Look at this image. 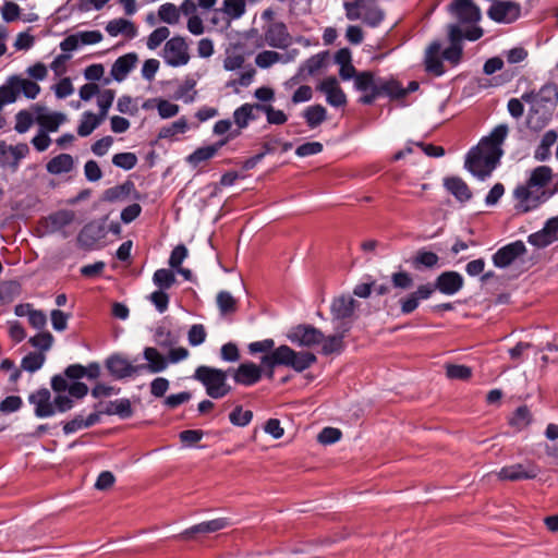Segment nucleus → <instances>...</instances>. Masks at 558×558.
<instances>
[{
  "mask_svg": "<svg viewBox=\"0 0 558 558\" xmlns=\"http://www.w3.org/2000/svg\"><path fill=\"white\" fill-rule=\"evenodd\" d=\"M522 100L555 111L558 104V88L554 83L545 84L537 93L531 92L523 94Z\"/></svg>",
  "mask_w": 558,
  "mask_h": 558,
  "instance_id": "ddd939ff",
  "label": "nucleus"
},
{
  "mask_svg": "<svg viewBox=\"0 0 558 558\" xmlns=\"http://www.w3.org/2000/svg\"><path fill=\"white\" fill-rule=\"evenodd\" d=\"M510 425L517 429H523L531 423V413L526 407H520L515 410L509 421Z\"/></svg>",
  "mask_w": 558,
  "mask_h": 558,
  "instance_id": "13d9d810",
  "label": "nucleus"
},
{
  "mask_svg": "<svg viewBox=\"0 0 558 558\" xmlns=\"http://www.w3.org/2000/svg\"><path fill=\"white\" fill-rule=\"evenodd\" d=\"M262 378V367L252 363H242L233 374L236 384L252 386Z\"/></svg>",
  "mask_w": 558,
  "mask_h": 558,
  "instance_id": "393cba45",
  "label": "nucleus"
},
{
  "mask_svg": "<svg viewBox=\"0 0 558 558\" xmlns=\"http://www.w3.org/2000/svg\"><path fill=\"white\" fill-rule=\"evenodd\" d=\"M303 117L307 123V125L312 129L320 125L327 118V111L322 105H314L307 107Z\"/></svg>",
  "mask_w": 558,
  "mask_h": 558,
  "instance_id": "c03bdc74",
  "label": "nucleus"
},
{
  "mask_svg": "<svg viewBox=\"0 0 558 558\" xmlns=\"http://www.w3.org/2000/svg\"><path fill=\"white\" fill-rule=\"evenodd\" d=\"M107 234L104 223L92 221L85 225L77 235V244L84 250H95Z\"/></svg>",
  "mask_w": 558,
  "mask_h": 558,
  "instance_id": "2eb2a0df",
  "label": "nucleus"
},
{
  "mask_svg": "<svg viewBox=\"0 0 558 558\" xmlns=\"http://www.w3.org/2000/svg\"><path fill=\"white\" fill-rule=\"evenodd\" d=\"M175 274L167 268L157 269L153 276V282L159 290H168L175 283Z\"/></svg>",
  "mask_w": 558,
  "mask_h": 558,
  "instance_id": "49530a36",
  "label": "nucleus"
},
{
  "mask_svg": "<svg viewBox=\"0 0 558 558\" xmlns=\"http://www.w3.org/2000/svg\"><path fill=\"white\" fill-rule=\"evenodd\" d=\"M520 13V5L512 1H497L488 10L489 17L499 23H512Z\"/></svg>",
  "mask_w": 558,
  "mask_h": 558,
  "instance_id": "dca6fc26",
  "label": "nucleus"
},
{
  "mask_svg": "<svg viewBox=\"0 0 558 558\" xmlns=\"http://www.w3.org/2000/svg\"><path fill=\"white\" fill-rule=\"evenodd\" d=\"M137 56L135 53H126L119 57L111 66L110 74L117 82H122L126 78L128 74L135 66Z\"/></svg>",
  "mask_w": 558,
  "mask_h": 558,
  "instance_id": "cd10ccee",
  "label": "nucleus"
},
{
  "mask_svg": "<svg viewBox=\"0 0 558 558\" xmlns=\"http://www.w3.org/2000/svg\"><path fill=\"white\" fill-rule=\"evenodd\" d=\"M527 104L530 105L527 126L533 131H539L551 120L554 111L533 102Z\"/></svg>",
  "mask_w": 558,
  "mask_h": 558,
  "instance_id": "a878e982",
  "label": "nucleus"
},
{
  "mask_svg": "<svg viewBox=\"0 0 558 558\" xmlns=\"http://www.w3.org/2000/svg\"><path fill=\"white\" fill-rule=\"evenodd\" d=\"M463 277L452 270L440 274L435 281V288L446 295L458 293L463 288Z\"/></svg>",
  "mask_w": 558,
  "mask_h": 558,
  "instance_id": "4be33fe9",
  "label": "nucleus"
},
{
  "mask_svg": "<svg viewBox=\"0 0 558 558\" xmlns=\"http://www.w3.org/2000/svg\"><path fill=\"white\" fill-rule=\"evenodd\" d=\"M360 20L371 27H376L384 20V12L377 5L364 0L362 17Z\"/></svg>",
  "mask_w": 558,
  "mask_h": 558,
  "instance_id": "a19ab883",
  "label": "nucleus"
},
{
  "mask_svg": "<svg viewBox=\"0 0 558 558\" xmlns=\"http://www.w3.org/2000/svg\"><path fill=\"white\" fill-rule=\"evenodd\" d=\"M438 260L439 257L437 254L429 251L421 250L417 252L413 260V264L416 268H418L420 266L432 268L437 265Z\"/></svg>",
  "mask_w": 558,
  "mask_h": 558,
  "instance_id": "e2e57ef3",
  "label": "nucleus"
},
{
  "mask_svg": "<svg viewBox=\"0 0 558 558\" xmlns=\"http://www.w3.org/2000/svg\"><path fill=\"white\" fill-rule=\"evenodd\" d=\"M106 32L112 36L123 35L124 37L132 39L137 36V27L135 24L126 19H114L107 23Z\"/></svg>",
  "mask_w": 558,
  "mask_h": 558,
  "instance_id": "c756f323",
  "label": "nucleus"
},
{
  "mask_svg": "<svg viewBox=\"0 0 558 558\" xmlns=\"http://www.w3.org/2000/svg\"><path fill=\"white\" fill-rule=\"evenodd\" d=\"M53 342L54 338L49 331L45 330L37 332V371L46 361L44 352L50 350Z\"/></svg>",
  "mask_w": 558,
  "mask_h": 558,
  "instance_id": "79ce46f5",
  "label": "nucleus"
},
{
  "mask_svg": "<svg viewBox=\"0 0 558 558\" xmlns=\"http://www.w3.org/2000/svg\"><path fill=\"white\" fill-rule=\"evenodd\" d=\"M193 378L204 386L207 396L213 399H221L232 390L228 384V372L220 368L201 365L195 369Z\"/></svg>",
  "mask_w": 558,
  "mask_h": 558,
  "instance_id": "20e7f679",
  "label": "nucleus"
},
{
  "mask_svg": "<svg viewBox=\"0 0 558 558\" xmlns=\"http://www.w3.org/2000/svg\"><path fill=\"white\" fill-rule=\"evenodd\" d=\"M51 324L56 331L62 332L68 328L69 314L60 310H52L50 313Z\"/></svg>",
  "mask_w": 558,
  "mask_h": 558,
  "instance_id": "774afa93",
  "label": "nucleus"
},
{
  "mask_svg": "<svg viewBox=\"0 0 558 558\" xmlns=\"http://www.w3.org/2000/svg\"><path fill=\"white\" fill-rule=\"evenodd\" d=\"M253 418V412L250 410H243L241 405L234 408L229 414L231 424L240 427H244L251 423Z\"/></svg>",
  "mask_w": 558,
  "mask_h": 558,
  "instance_id": "6e6d98bb",
  "label": "nucleus"
},
{
  "mask_svg": "<svg viewBox=\"0 0 558 558\" xmlns=\"http://www.w3.org/2000/svg\"><path fill=\"white\" fill-rule=\"evenodd\" d=\"M283 366L291 367L298 373L310 368L316 363L317 357L314 353L307 351H294L290 347L283 344Z\"/></svg>",
  "mask_w": 558,
  "mask_h": 558,
  "instance_id": "4468645a",
  "label": "nucleus"
},
{
  "mask_svg": "<svg viewBox=\"0 0 558 558\" xmlns=\"http://www.w3.org/2000/svg\"><path fill=\"white\" fill-rule=\"evenodd\" d=\"M154 341L160 348L169 349L178 342V338L168 328L160 326L155 330Z\"/></svg>",
  "mask_w": 558,
  "mask_h": 558,
  "instance_id": "3c124183",
  "label": "nucleus"
},
{
  "mask_svg": "<svg viewBox=\"0 0 558 558\" xmlns=\"http://www.w3.org/2000/svg\"><path fill=\"white\" fill-rule=\"evenodd\" d=\"M452 14L462 23H473L480 20V9L472 0H454L450 4Z\"/></svg>",
  "mask_w": 558,
  "mask_h": 558,
  "instance_id": "5701e85b",
  "label": "nucleus"
},
{
  "mask_svg": "<svg viewBox=\"0 0 558 558\" xmlns=\"http://www.w3.org/2000/svg\"><path fill=\"white\" fill-rule=\"evenodd\" d=\"M288 339L299 347L313 348L320 344L324 333L312 325H299L289 331Z\"/></svg>",
  "mask_w": 558,
  "mask_h": 558,
  "instance_id": "9d476101",
  "label": "nucleus"
},
{
  "mask_svg": "<svg viewBox=\"0 0 558 558\" xmlns=\"http://www.w3.org/2000/svg\"><path fill=\"white\" fill-rule=\"evenodd\" d=\"M260 104H244L233 112L234 123L239 130L245 129L251 121L257 119L256 112L260 111Z\"/></svg>",
  "mask_w": 558,
  "mask_h": 558,
  "instance_id": "7c9ffc66",
  "label": "nucleus"
},
{
  "mask_svg": "<svg viewBox=\"0 0 558 558\" xmlns=\"http://www.w3.org/2000/svg\"><path fill=\"white\" fill-rule=\"evenodd\" d=\"M230 525L231 521L228 518H217L186 529L183 533L180 534V537L187 539L197 533H214L227 529Z\"/></svg>",
  "mask_w": 558,
  "mask_h": 558,
  "instance_id": "b1692460",
  "label": "nucleus"
},
{
  "mask_svg": "<svg viewBox=\"0 0 558 558\" xmlns=\"http://www.w3.org/2000/svg\"><path fill=\"white\" fill-rule=\"evenodd\" d=\"M74 160L69 154H60L47 163V170L51 174L70 172L73 169Z\"/></svg>",
  "mask_w": 558,
  "mask_h": 558,
  "instance_id": "58836bf2",
  "label": "nucleus"
},
{
  "mask_svg": "<svg viewBox=\"0 0 558 558\" xmlns=\"http://www.w3.org/2000/svg\"><path fill=\"white\" fill-rule=\"evenodd\" d=\"M283 345L272 350L270 353L262 356V364L267 368H274L277 365H283Z\"/></svg>",
  "mask_w": 558,
  "mask_h": 558,
  "instance_id": "338daca9",
  "label": "nucleus"
},
{
  "mask_svg": "<svg viewBox=\"0 0 558 558\" xmlns=\"http://www.w3.org/2000/svg\"><path fill=\"white\" fill-rule=\"evenodd\" d=\"M206 336L205 327L202 324H195L189 330L187 340L192 347H197L205 342Z\"/></svg>",
  "mask_w": 558,
  "mask_h": 558,
  "instance_id": "69168bd1",
  "label": "nucleus"
},
{
  "mask_svg": "<svg viewBox=\"0 0 558 558\" xmlns=\"http://www.w3.org/2000/svg\"><path fill=\"white\" fill-rule=\"evenodd\" d=\"M66 121V116L62 112L45 113L37 107V124L49 132H56L59 126Z\"/></svg>",
  "mask_w": 558,
  "mask_h": 558,
  "instance_id": "f704fd0d",
  "label": "nucleus"
},
{
  "mask_svg": "<svg viewBox=\"0 0 558 558\" xmlns=\"http://www.w3.org/2000/svg\"><path fill=\"white\" fill-rule=\"evenodd\" d=\"M165 62L171 66L185 65L190 60L187 44L180 36L169 39L162 51Z\"/></svg>",
  "mask_w": 558,
  "mask_h": 558,
  "instance_id": "1a4fd4ad",
  "label": "nucleus"
},
{
  "mask_svg": "<svg viewBox=\"0 0 558 558\" xmlns=\"http://www.w3.org/2000/svg\"><path fill=\"white\" fill-rule=\"evenodd\" d=\"M355 90L362 93L359 102L372 105L380 97L386 96L390 99H400L405 96V90L395 78H384L371 71H362L354 82Z\"/></svg>",
  "mask_w": 558,
  "mask_h": 558,
  "instance_id": "f03ea898",
  "label": "nucleus"
},
{
  "mask_svg": "<svg viewBox=\"0 0 558 558\" xmlns=\"http://www.w3.org/2000/svg\"><path fill=\"white\" fill-rule=\"evenodd\" d=\"M104 118L90 111H85L77 126V134L82 137L90 135L102 122Z\"/></svg>",
  "mask_w": 558,
  "mask_h": 558,
  "instance_id": "4c0bfd02",
  "label": "nucleus"
},
{
  "mask_svg": "<svg viewBox=\"0 0 558 558\" xmlns=\"http://www.w3.org/2000/svg\"><path fill=\"white\" fill-rule=\"evenodd\" d=\"M220 11L227 15L228 22L240 19L245 13L244 0H223Z\"/></svg>",
  "mask_w": 558,
  "mask_h": 558,
  "instance_id": "a18cd8bd",
  "label": "nucleus"
},
{
  "mask_svg": "<svg viewBox=\"0 0 558 558\" xmlns=\"http://www.w3.org/2000/svg\"><path fill=\"white\" fill-rule=\"evenodd\" d=\"M445 186L461 203L468 202L472 197L468 184L458 177L447 178Z\"/></svg>",
  "mask_w": 558,
  "mask_h": 558,
  "instance_id": "e433bc0d",
  "label": "nucleus"
},
{
  "mask_svg": "<svg viewBox=\"0 0 558 558\" xmlns=\"http://www.w3.org/2000/svg\"><path fill=\"white\" fill-rule=\"evenodd\" d=\"M156 108L161 119L173 118L180 111V107L177 104H173L162 98L156 99Z\"/></svg>",
  "mask_w": 558,
  "mask_h": 558,
  "instance_id": "4d7b16f0",
  "label": "nucleus"
},
{
  "mask_svg": "<svg viewBox=\"0 0 558 558\" xmlns=\"http://www.w3.org/2000/svg\"><path fill=\"white\" fill-rule=\"evenodd\" d=\"M264 44L276 49H287L292 44V36L283 22H270L264 27Z\"/></svg>",
  "mask_w": 558,
  "mask_h": 558,
  "instance_id": "0eeeda50",
  "label": "nucleus"
},
{
  "mask_svg": "<svg viewBox=\"0 0 558 558\" xmlns=\"http://www.w3.org/2000/svg\"><path fill=\"white\" fill-rule=\"evenodd\" d=\"M557 140L558 134L555 130L547 131L534 150V159L541 162L548 160L551 156V147L557 142Z\"/></svg>",
  "mask_w": 558,
  "mask_h": 558,
  "instance_id": "72a5a7b5",
  "label": "nucleus"
},
{
  "mask_svg": "<svg viewBox=\"0 0 558 558\" xmlns=\"http://www.w3.org/2000/svg\"><path fill=\"white\" fill-rule=\"evenodd\" d=\"M28 153L29 148L26 144L12 146L4 141H0V166L15 168L19 161L26 157Z\"/></svg>",
  "mask_w": 558,
  "mask_h": 558,
  "instance_id": "6ab92c4d",
  "label": "nucleus"
},
{
  "mask_svg": "<svg viewBox=\"0 0 558 558\" xmlns=\"http://www.w3.org/2000/svg\"><path fill=\"white\" fill-rule=\"evenodd\" d=\"M195 81L186 80L180 84L173 93V99L182 100L184 104H191L196 98Z\"/></svg>",
  "mask_w": 558,
  "mask_h": 558,
  "instance_id": "37998d69",
  "label": "nucleus"
},
{
  "mask_svg": "<svg viewBox=\"0 0 558 558\" xmlns=\"http://www.w3.org/2000/svg\"><path fill=\"white\" fill-rule=\"evenodd\" d=\"M553 179V169L548 166H538L531 171L525 184L519 185L513 191V195L523 211L536 208L545 196V186Z\"/></svg>",
  "mask_w": 558,
  "mask_h": 558,
  "instance_id": "7ed1b4c3",
  "label": "nucleus"
},
{
  "mask_svg": "<svg viewBox=\"0 0 558 558\" xmlns=\"http://www.w3.org/2000/svg\"><path fill=\"white\" fill-rule=\"evenodd\" d=\"M112 163L123 170H131L137 163V157L133 153H119L112 157Z\"/></svg>",
  "mask_w": 558,
  "mask_h": 558,
  "instance_id": "052dcab7",
  "label": "nucleus"
},
{
  "mask_svg": "<svg viewBox=\"0 0 558 558\" xmlns=\"http://www.w3.org/2000/svg\"><path fill=\"white\" fill-rule=\"evenodd\" d=\"M114 96L116 94L112 89H104L99 92V94L97 95V105L99 108L98 116L106 119L108 111L114 100Z\"/></svg>",
  "mask_w": 558,
  "mask_h": 558,
  "instance_id": "5fc2aeb1",
  "label": "nucleus"
},
{
  "mask_svg": "<svg viewBox=\"0 0 558 558\" xmlns=\"http://www.w3.org/2000/svg\"><path fill=\"white\" fill-rule=\"evenodd\" d=\"M525 253V244L518 240L497 250V252L492 256V260L497 268H507Z\"/></svg>",
  "mask_w": 558,
  "mask_h": 558,
  "instance_id": "9b49d317",
  "label": "nucleus"
},
{
  "mask_svg": "<svg viewBox=\"0 0 558 558\" xmlns=\"http://www.w3.org/2000/svg\"><path fill=\"white\" fill-rule=\"evenodd\" d=\"M446 375L450 379L466 380L472 375V369L465 365L449 364L446 366Z\"/></svg>",
  "mask_w": 558,
  "mask_h": 558,
  "instance_id": "0e129e2a",
  "label": "nucleus"
},
{
  "mask_svg": "<svg viewBox=\"0 0 558 558\" xmlns=\"http://www.w3.org/2000/svg\"><path fill=\"white\" fill-rule=\"evenodd\" d=\"M170 35V31L166 26H160L156 28L148 37H147V48L150 50L157 49Z\"/></svg>",
  "mask_w": 558,
  "mask_h": 558,
  "instance_id": "bf43d9fd",
  "label": "nucleus"
},
{
  "mask_svg": "<svg viewBox=\"0 0 558 558\" xmlns=\"http://www.w3.org/2000/svg\"><path fill=\"white\" fill-rule=\"evenodd\" d=\"M328 58V51H322L312 56L299 66L300 75L307 78L318 74L327 65Z\"/></svg>",
  "mask_w": 558,
  "mask_h": 558,
  "instance_id": "c85d7f7f",
  "label": "nucleus"
},
{
  "mask_svg": "<svg viewBox=\"0 0 558 558\" xmlns=\"http://www.w3.org/2000/svg\"><path fill=\"white\" fill-rule=\"evenodd\" d=\"M317 88L326 95V101L330 106L342 107L347 104V96L335 76L323 80Z\"/></svg>",
  "mask_w": 558,
  "mask_h": 558,
  "instance_id": "a211bd4d",
  "label": "nucleus"
},
{
  "mask_svg": "<svg viewBox=\"0 0 558 558\" xmlns=\"http://www.w3.org/2000/svg\"><path fill=\"white\" fill-rule=\"evenodd\" d=\"M37 416H50L54 413V408L59 412H66L74 407V400L64 392L58 393L53 400V404L47 402L49 391L44 389L37 392Z\"/></svg>",
  "mask_w": 558,
  "mask_h": 558,
  "instance_id": "423d86ee",
  "label": "nucleus"
},
{
  "mask_svg": "<svg viewBox=\"0 0 558 558\" xmlns=\"http://www.w3.org/2000/svg\"><path fill=\"white\" fill-rule=\"evenodd\" d=\"M132 193H134L135 199H140V194L136 192L134 183L132 181H125L122 184L107 189L104 192L102 199L109 203L122 202Z\"/></svg>",
  "mask_w": 558,
  "mask_h": 558,
  "instance_id": "bb28decb",
  "label": "nucleus"
},
{
  "mask_svg": "<svg viewBox=\"0 0 558 558\" xmlns=\"http://www.w3.org/2000/svg\"><path fill=\"white\" fill-rule=\"evenodd\" d=\"M189 130L187 120L185 117H181L173 123L163 126L160 129L158 137L159 138H171L177 134H183Z\"/></svg>",
  "mask_w": 558,
  "mask_h": 558,
  "instance_id": "8fccbe9b",
  "label": "nucleus"
},
{
  "mask_svg": "<svg viewBox=\"0 0 558 558\" xmlns=\"http://www.w3.org/2000/svg\"><path fill=\"white\" fill-rule=\"evenodd\" d=\"M215 156V148L209 146L199 147L186 157V162L197 167L201 162L211 159Z\"/></svg>",
  "mask_w": 558,
  "mask_h": 558,
  "instance_id": "603ef678",
  "label": "nucleus"
},
{
  "mask_svg": "<svg viewBox=\"0 0 558 558\" xmlns=\"http://www.w3.org/2000/svg\"><path fill=\"white\" fill-rule=\"evenodd\" d=\"M539 474V468L533 461L506 465L497 473L500 481H524L533 480Z\"/></svg>",
  "mask_w": 558,
  "mask_h": 558,
  "instance_id": "6e6552de",
  "label": "nucleus"
},
{
  "mask_svg": "<svg viewBox=\"0 0 558 558\" xmlns=\"http://www.w3.org/2000/svg\"><path fill=\"white\" fill-rule=\"evenodd\" d=\"M143 355L147 361L145 369H148L150 373H160L168 367L167 359L156 348H145Z\"/></svg>",
  "mask_w": 558,
  "mask_h": 558,
  "instance_id": "c9c22d12",
  "label": "nucleus"
},
{
  "mask_svg": "<svg viewBox=\"0 0 558 558\" xmlns=\"http://www.w3.org/2000/svg\"><path fill=\"white\" fill-rule=\"evenodd\" d=\"M299 54L298 49H292L286 53H279L275 50H263L255 57V64L260 69H268L276 63H289L295 60Z\"/></svg>",
  "mask_w": 558,
  "mask_h": 558,
  "instance_id": "aec40b11",
  "label": "nucleus"
},
{
  "mask_svg": "<svg viewBox=\"0 0 558 558\" xmlns=\"http://www.w3.org/2000/svg\"><path fill=\"white\" fill-rule=\"evenodd\" d=\"M320 344L322 353L324 355L340 353L343 349V332L331 335L328 337L324 335V340L320 342Z\"/></svg>",
  "mask_w": 558,
  "mask_h": 558,
  "instance_id": "de8ad7c7",
  "label": "nucleus"
},
{
  "mask_svg": "<svg viewBox=\"0 0 558 558\" xmlns=\"http://www.w3.org/2000/svg\"><path fill=\"white\" fill-rule=\"evenodd\" d=\"M439 51H440V44L433 43L427 48L426 54H425L426 70L428 72L435 74L436 76H440L445 72L441 58L439 57Z\"/></svg>",
  "mask_w": 558,
  "mask_h": 558,
  "instance_id": "473e14b6",
  "label": "nucleus"
},
{
  "mask_svg": "<svg viewBox=\"0 0 558 558\" xmlns=\"http://www.w3.org/2000/svg\"><path fill=\"white\" fill-rule=\"evenodd\" d=\"M259 109L266 114V119L269 124L281 125L288 120L287 114L282 110L275 109L271 105L260 104Z\"/></svg>",
  "mask_w": 558,
  "mask_h": 558,
  "instance_id": "864d4df0",
  "label": "nucleus"
},
{
  "mask_svg": "<svg viewBox=\"0 0 558 558\" xmlns=\"http://www.w3.org/2000/svg\"><path fill=\"white\" fill-rule=\"evenodd\" d=\"M106 367L116 379L132 377L145 369V365H133L128 359L113 354L106 360Z\"/></svg>",
  "mask_w": 558,
  "mask_h": 558,
  "instance_id": "f8f14e48",
  "label": "nucleus"
},
{
  "mask_svg": "<svg viewBox=\"0 0 558 558\" xmlns=\"http://www.w3.org/2000/svg\"><path fill=\"white\" fill-rule=\"evenodd\" d=\"M100 412L90 413L87 417L78 414L63 425V432L65 435H69L92 427L100 421Z\"/></svg>",
  "mask_w": 558,
  "mask_h": 558,
  "instance_id": "2f4dec72",
  "label": "nucleus"
},
{
  "mask_svg": "<svg viewBox=\"0 0 558 558\" xmlns=\"http://www.w3.org/2000/svg\"><path fill=\"white\" fill-rule=\"evenodd\" d=\"M558 240V217L549 219L544 228L529 235L530 244L543 248Z\"/></svg>",
  "mask_w": 558,
  "mask_h": 558,
  "instance_id": "f3484780",
  "label": "nucleus"
},
{
  "mask_svg": "<svg viewBox=\"0 0 558 558\" xmlns=\"http://www.w3.org/2000/svg\"><path fill=\"white\" fill-rule=\"evenodd\" d=\"M76 215L70 209H60L43 218L37 226V236L46 233H61L68 238L72 232L69 227L75 221Z\"/></svg>",
  "mask_w": 558,
  "mask_h": 558,
  "instance_id": "39448f33",
  "label": "nucleus"
},
{
  "mask_svg": "<svg viewBox=\"0 0 558 558\" xmlns=\"http://www.w3.org/2000/svg\"><path fill=\"white\" fill-rule=\"evenodd\" d=\"M508 131L506 124L497 125L488 136L483 137L477 146L469 151L465 168L473 175L482 180L490 175L504 154L501 145Z\"/></svg>",
  "mask_w": 558,
  "mask_h": 558,
  "instance_id": "f257e3e1",
  "label": "nucleus"
},
{
  "mask_svg": "<svg viewBox=\"0 0 558 558\" xmlns=\"http://www.w3.org/2000/svg\"><path fill=\"white\" fill-rule=\"evenodd\" d=\"M217 305L222 314L232 313L236 310V301L228 291L218 293Z\"/></svg>",
  "mask_w": 558,
  "mask_h": 558,
  "instance_id": "680f3d73",
  "label": "nucleus"
},
{
  "mask_svg": "<svg viewBox=\"0 0 558 558\" xmlns=\"http://www.w3.org/2000/svg\"><path fill=\"white\" fill-rule=\"evenodd\" d=\"M357 302L350 295L335 298L330 305V313L333 320H347L353 317Z\"/></svg>",
  "mask_w": 558,
  "mask_h": 558,
  "instance_id": "412c9836",
  "label": "nucleus"
},
{
  "mask_svg": "<svg viewBox=\"0 0 558 558\" xmlns=\"http://www.w3.org/2000/svg\"><path fill=\"white\" fill-rule=\"evenodd\" d=\"M102 413L107 415H118L121 418H129L133 415L131 401L126 398L110 401Z\"/></svg>",
  "mask_w": 558,
  "mask_h": 558,
  "instance_id": "ea45409f",
  "label": "nucleus"
},
{
  "mask_svg": "<svg viewBox=\"0 0 558 558\" xmlns=\"http://www.w3.org/2000/svg\"><path fill=\"white\" fill-rule=\"evenodd\" d=\"M158 19L161 22L174 25L180 21V9L173 3H163L158 8Z\"/></svg>",
  "mask_w": 558,
  "mask_h": 558,
  "instance_id": "09e8293b",
  "label": "nucleus"
}]
</instances>
